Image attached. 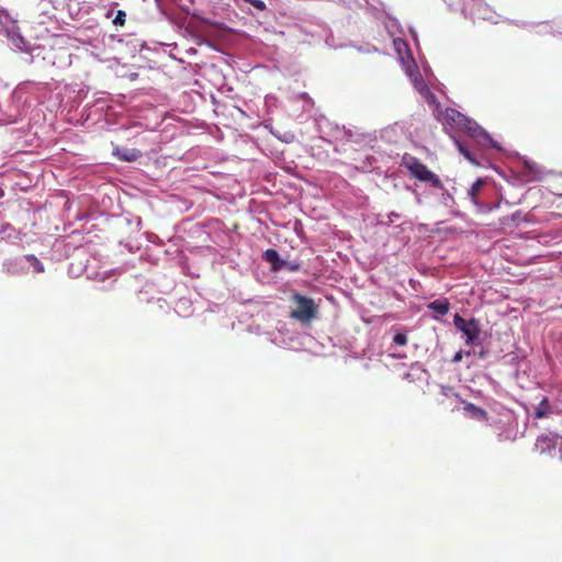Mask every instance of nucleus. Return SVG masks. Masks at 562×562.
<instances>
[{"mask_svg":"<svg viewBox=\"0 0 562 562\" xmlns=\"http://www.w3.org/2000/svg\"><path fill=\"white\" fill-rule=\"evenodd\" d=\"M283 269H286L291 272H295L300 270V263L286 261V265L283 267Z\"/></svg>","mask_w":562,"mask_h":562,"instance_id":"19","label":"nucleus"},{"mask_svg":"<svg viewBox=\"0 0 562 562\" xmlns=\"http://www.w3.org/2000/svg\"><path fill=\"white\" fill-rule=\"evenodd\" d=\"M245 2L251 4L254 8H256L259 11L266 10V3L262 0H244Z\"/></svg>","mask_w":562,"mask_h":562,"instance_id":"17","label":"nucleus"},{"mask_svg":"<svg viewBox=\"0 0 562 562\" xmlns=\"http://www.w3.org/2000/svg\"><path fill=\"white\" fill-rule=\"evenodd\" d=\"M463 409L474 419H477V420H486L487 419V413L483 408H481L472 403H465Z\"/></svg>","mask_w":562,"mask_h":562,"instance_id":"9","label":"nucleus"},{"mask_svg":"<svg viewBox=\"0 0 562 562\" xmlns=\"http://www.w3.org/2000/svg\"><path fill=\"white\" fill-rule=\"evenodd\" d=\"M428 308L443 316L448 314L450 303L446 299L435 300L428 304Z\"/></svg>","mask_w":562,"mask_h":562,"instance_id":"10","label":"nucleus"},{"mask_svg":"<svg viewBox=\"0 0 562 562\" xmlns=\"http://www.w3.org/2000/svg\"><path fill=\"white\" fill-rule=\"evenodd\" d=\"M483 186L484 180L482 178H479L475 180V182L471 186L470 190L468 191V195L474 204H477V195L480 194Z\"/></svg>","mask_w":562,"mask_h":562,"instance_id":"12","label":"nucleus"},{"mask_svg":"<svg viewBox=\"0 0 562 562\" xmlns=\"http://www.w3.org/2000/svg\"><path fill=\"white\" fill-rule=\"evenodd\" d=\"M403 165L407 168L411 176L422 182H427L436 189H443V183L440 178L434 173L428 167L423 164L417 157L404 156Z\"/></svg>","mask_w":562,"mask_h":562,"instance_id":"1","label":"nucleus"},{"mask_svg":"<svg viewBox=\"0 0 562 562\" xmlns=\"http://www.w3.org/2000/svg\"><path fill=\"white\" fill-rule=\"evenodd\" d=\"M558 437L553 435H541L536 441V448L541 452H550L557 447Z\"/></svg>","mask_w":562,"mask_h":562,"instance_id":"7","label":"nucleus"},{"mask_svg":"<svg viewBox=\"0 0 562 562\" xmlns=\"http://www.w3.org/2000/svg\"><path fill=\"white\" fill-rule=\"evenodd\" d=\"M4 268H5V272L8 274H18L19 273V271L14 268V265L12 261L5 262Z\"/></svg>","mask_w":562,"mask_h":562,"instance_id":"18","label":"nucleus"},{"mask_svg":"<svg viewBox=\"0 0 562 562\" xmlns=\"http://www.w3.org/2000/svg\"><path fill=\"white\" fill-rule=\"evenodd\" d=\"M407 341H408V338L405 334L403 333H397L396 335H394L393 337V342L398 345V346H405L407 345Z\"/></svg>","mask_w":562,"mask_h":562,"instance_id":"16","label":"nucleus"},{"mask_svg":"<svg viewBox=\"0 0 562 562\" xmlns=\"http://www.w3.org/2000/svg\"><path fill=\"white\" fill-rule=\"evenodd\" d=\"M551 413V407L547 397H543L537 408L533 412V416L537 419L544 418Z\"/></svg>","mask_w":562,"mask_h":562,"instance_id":"11","label":"nucleus"},{"mask_svg":"<svg viewBox=\"0 0 562 562\" xmlns=\"http://www.w3.org/2000/svg\"><path fill=\"white\" fill-rule=\"evenodd\" d=\"M111 15H112V11H109V12L106 13V18H111Z\"/></svg>","mask_w":562,"mask_h":562,"instance_id":"21","label":"nucleus"},{"mask_svg":"<svg viewBox=\"0 0 562 562\" xmlns=\"http://www.w3.org/2000/svg\"><path fill=\"white\" fill-rule=\"evenodd\" d=\"M462 358H463V353H462V351H458V352H456V355L453 356V358H452V362H459V361H461V360H462Z\"/></svg>","mask_w":562,"mask_h":562,"instance_id":"20","label":"nucleus"},{"mask_svg":"<svg viewBox=\"0 0 562 562\" xmlns=\"http://www.w3.org/2000/svg\"><path fill=\"white\" fill-rule=\"evenodd\" d=\"M126 21V13L123 10H119L113 19L115 26H124Z\"/></svg>","mask_w":562,"mask_h":562,"instance_id":"15","label":"nucleus"},{"mask_svg":"<svg viewBox=\"0 0 562 562\" xmlns=\"http://www.w3.org/2000/svg\"><path fill=\"white\" fill-rule=\"evenodd\" d=\"M436 117L446 130L448 127L452 128L454 126L461 127L462 124L468 122V117L464 114L452 108L438 111Z\"/></svg>","mask_w":562,"mask_h":562,"instance_id":"4","label":"nucleus"},{"mask_svg":"<svg viewBox=\"0 0 562 562\" xmlns=\"http://www.w3.org/2000/svg\"><path fill=\"white\" fill-rule=\"evenodd\" d=\"M454 144L460 154H462L467 160H469L473 165H480L475 156L469 150V148L462 142L454 139Z\"/></svg>","mask_w":562,"mask_h":562,"instance_id":"13","label":"nucleus"},{"mask_svg":"<svg viewBox=\"0 0 562 562\" xmlns=\"http://www.w3.org/2000/svg\"><path fill=\"white\" fill-rule=\"evenodd\" d=\"M263 259L271 263L272 270L279 271L282 270L286 265L285 260H281L278 251L276 249L269 248L263 252Z\"/></svg>","mask_w":562,"mask_h":562,"instance_id":"8","label":"nucleus"},{"mask_svg":"<svg viewBox=\"0 0 562 562\" xmlns=\"http://www.w3.org/2000/svg\"><path fill=\"white\" fill-rule=\"evenodd\" d=\"M25 259L33 267V269L36 273L44 272L43 263L34 255H26Z\"/></svg>","mask_w":562,"mask_h":562,"instance_id":"14","label":"nucleus"},{"mask_svg":"<svg viewBox=\"0 0 562 562\" xmlns=\"http://www.w3.org/2000/svg\"><path fill=\"white\" fill-rule=\"evenodd\" d=\"M461 127L465 128L469 135L474 138L479 144L485 146L491 145L494 148H497V144L492 139V137L484 131L476 122L468 119L465 124H462Z\"/></svg>","mask_w":562,"mask_h":562,"instance_id":"5","label":"nucleus"},{"mask_svg":"<svg viewBox=\"0 0 562 562\" xmlns=\"http://www.w3.org/2000/svg\"><path fill=\"white\" fill-rule=\"evenodd\" d=\"M293 301L297 307L290 313V317L302 323H310L317 314L314 301L301 294H294Z\"/></svg>","mask_w":562,"mask_h":562,"instance_id":"2","label":"nucleus"},{"mask_svg":"<svg viewBox=\"0 0 562 562\" xmlns=\"http://www.w3.org/2000/svg\"><path fill=\"white\" fill-rule=\"evenodd\" d=\"M112 153L113 156L116 157L119 160L127 162L136 161L138 158L142 157L140 150L136 148L115 146Z\"/></svg>","mask_w":562,"mask_h":562,"instance_id":"6","label":"nucleus"},{"mask_svg":"<svg viewBox=\"0 0 562 562\" xmlns=\"http://www.w3.org/2000/svg\"><path fill=\"white\" fill-rule=\"evenodd\" d=\"M454 326L465 336L467 345H474L480 337L481 329L475 318L465 319L459 314L453 317Z\"/></svg>","mask_w":562,"mask_h":562,"instance_id":"3","label":"nucleus"}]
</instances>
